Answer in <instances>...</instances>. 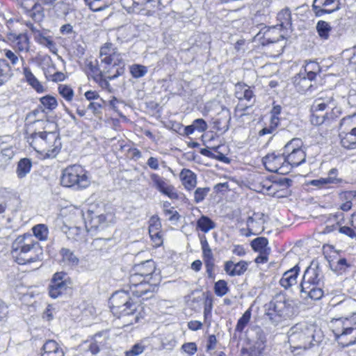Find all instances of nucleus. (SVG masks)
I'll return each instance as SVG.
<instances>
[{
	"label": "nucleus",
	"instance_id": "obj_19",
	"mask_svg": "<svg viewBox=\"0 0 356 356\" xmlns=\"http://www.w3.org/2000/svg\"><path fill=\"white\" fill-rule=\"evenodd\" d=\"M8 40L10 45L18 52H28L29 50V39L26 34H8Z\"/></svg>",
	"mask_w": 356,
	"mask_h": 356
},
{
	"label": "nucleus",
	"instance_id": "obj_30",
	"mask_svg": "<svg viewBox=\"0 0 356 356\" xmlns=\"http://www.w3.org/2000/svg\"><path fill=\"white\" fill-rule=\"evenodd\" d=\"M268 241L265 237H258L251 242L252 249L261 254H267L270 252V248L268 247Z\"/></svg>",
	"mask_w": 356,
	"mask_h": 356
},
{
	"label": "nucleus",
	"instance_id": "obj_55",
	"mask_svg": "<svg viewBox=\"0 0 356 356\" xmlns=\"http://www.w3.org/2000/svg\"><path fill=\"white\" fill-rule=\"evenodd\" d=\"M161 224L158 216H152L149 220V234L160 232Z\"/></svg>",
	"mask_w": 356,
	"mask_h": 356
},
{
	"label": "nucleus",
	"instance_id": "obj_33",
	"mask_svg": "<svg viewBox=\"0 0 356 356\" xmlns=\"http://www.w3.org/2000/svg\"><path fill=\"white\" fill-rule=\"evenodd\" d=\"M35 41L40 44L48 48L53 54L57 53V47L56 43L53 41L51 37L45 36L42 34H38Z\"/></svg>",
	"mask_w": 356,
	"mask_h": 356
},
{
	"label": "nucleus",
	"instance_id": "obj_10",
	"mask_svg": "<svg viewBox=\"0 0 356 356\" xmlns=\"http://www.w3.org/2000/svg\"><path fill=\"white\" fill-rule=\"evenodd\" d=\"M266 169L270 172L280 175H286L291 171L290 165L287 163L284 152L282 154L275 152L268 154L263 158Z\"/></svg>",
	"mask_w": 356,
	"mask_h": 356
},
{
	"label": "nucleus",
	"instance_id": "obj_25",
	"mask_svg": "<svg viewBox=\"0 0 356 356\" xmlns=\"http://www.w3.org/2000/svg\"><path fill=\"white\" fill-rule=\"evenodd\" d=\"M337 172L336 169H331L329 172V176L324 178H320L318 179L311 180L309 184L313 186H316L319 188H322L330 184H338L341 182V179H337L330 175H334Z\"/></svg>",
	"mask_w": 356,
	"mask_h": 356
},
{
	"label": "nucleus",
	"instance_id": "obj_34",
	"mask_svg": "<svg viewBox=\"0 0 356 356\" xmlns=\"http://www.w3.org/2000/svg\"><path fill=\"white\" fill-rule=\"evenodd\" d=\"M40 102L42 106L44 111L45 110L51 111L56 109L58 106V102L56 99L51 95H46L40 98Z\"/></svg>",
	"mask_w": 356,
	"mask_h": 356
},
{
	"label": "nucleus",
	"instance_id": "obj_14",
	"mask_svg": "<svg viewBox=\"0 0 356 356\" xmlns=\"http://www.w3.org/2000/svg\"><path fill=\"white\" fill-rule=\"evenodd\" d=\"M56 225L66 234L68 240L72 242H82L85 241L86 232L79 227H69L67 225L62 216L56 219Z\"/></svg>",
	"mask_w": 356,
	"mask_h": 356
},
{
	"label": "nucleus",
	"instance_id": "obj_40",
	"mask_svg": "<svg viewBox=\"0 0 356 356\" xmlns=\"http://www.w3.org/2000/svg\"><path fill=\"white\" fill-rule=\"evenodd\" d=\"M34 236L40 241H45L48 236L47 227L44 224H38L32 228Z\"/></svg>",
	"mask_w": 356,
	"mask_h": 356
},
{
	"label": "nucleus",
	"instance_id": "obj_26",
	"mask_svg": "<svg viewBox=\"0 0 356 356\" xmlns=\"http://www.w3.org/2000/svg\"><path fill=\"white\" fill-rule=\"evenodd\" d=\"M235 96L240 101L247 100L250 102L254 97L250 88L244 83H238L235 87Z\"/></svg>",
	"mask_w": 356,
	"mask_h": 356
},
{
	"label": "nucleus",
	"instance_id": "obj_35",
	"mask_svg": "<svg viewBox=\"0 0 356 356\" xmlns=\"http://www.w3.org/2000/svg\"><path fill=\"white\" fill-rule=\"evenodd\" d=\"M200 244L202 250L204 261L214 260L212 250L205 236L200 237Z\"/></svg>",
	"mask_w": 356,
	"mask_h": 356
},
{
	"label": "nucleus",
	"instance_id": "obj_13",
	"mask_svg": "<svg viewBox=\"0 0 356 356\" xmlns=\"http://www.w3.org/2000/svg\"><path fill=\"white\" fill-rule=\"evenodd\" d=\"M67 275L63 272H58L54 275L51 284L49 286V294L52 298H57L61 296L69 287Z\"/></svg>",
	"mask_w": 356,
	"mask_h": 356
},
{
	"label": "nucleus",
	"instance_id": "obj_1",
	"mask_svg": "<svg viewBox=\"0 0 356 356\" xmlns=\"http://www.w3.org/2000/svg\"><path fill=\"white\" fill-rule=\"evenodd\" d=\"M11 254L17 264L24 265L41 259L42 250L33 235L25 234L13 242Z\"/></svg>",
	"mask_w": 356,
	"mask_h": 356
},
{
	"label": "nucleus",
	"instance_id": "obj_28",
	"mask_svg": "<svg viewBox=\"0 0 356 356\" xmlns=\"http://www.w3.org/2000/svg\"><path fill=\"white\" fill-rule=\"evenodd\" d=\"M62 261L68 266H77L79 259L74 252L69 248H62L59 252Z\"/></svg>",
	"mask_w": 356,
	"mask_h": 356
},
{
	"label": "nucleus",
	"instance_id": "obj_2",
	"mask_svg": "<svg viewBox=\"0 0 356 356\" xmlns=\"http://www.w3.org/2000/svg\"><path fill=\"white\" fill-rule=\"evenodd\" d=\"M26 140L44 158H55L62 146L59 134L55 131L34 132L28 136Z\"/></svg>",
	"mask_w": 356,
	"mask_h": 356
},
{
	"label": "nucleus",
	"instance_id": "obj_48",
	"mask_svg": "<svg viewBox=\"0 0 356 356\" xmlns=\"http://www.w3.org/2000/svg\"><path fill=\"white\" fill-rule=\"evenodd\" d=\"M214 291L216 296L222 297L227 293L229 287L226 281L223 280H218L214 284Z\"/></svg>",
	"mask_w": 356,
	"mask_h": 356
},
{
	"label": "nucleus",
	"instance_id": "obj_12",
	"mask_svg": "<svg viewBox=\"0 0 356 356\" xmlns=\"http://www.w3.org/2000/svg\"><path fill=\"white\" fill-rule=\"evenodd\" d=\"M265 222L266 220L263 213H254L252 216H249L247 219V229H241V233L246 236L259 234L264 230V225Z\"/></svg>",
	"mask_w": 356,
	"mask_h": 356
},
{
	"label": "nucleus",
	"instance_id": "obj_24",
	"mask_svg": "<svg viewBox=\"0 0 356 356\" xmlns=\"http://www.w3.org/2000/svg\"><path fill=\"white\" fill-rule=\"evenodd\" d=\"M180 179L184 188L191 191L193 189L197 184L196 175L188 169H183L180 172Z\"/></svg>",
	"mask_w": 356,
	"mask_h": 356
},
{
	"label": "nucleus",
	"instance_id": "obj_41",
	"mask_svg": "<svg viewBox=\"0 0 356 356\" xmlns=\"http://www.w3.org/2000/svg\"><path fill=\"white\" fill-rule=\"evenodd\" d=\"M251 318V309H247L243 316L238 320L235 330L238 332H242L244 328L249 323Z\"/></svg>",
	"mask_w": 356,
	"mask_h": 356
},
{
	"label": "nucleus",
	"instance_id": "obj_15",
	"mask_svg": "<svg viewBox=\"0 0 356 356\" xmlns=\"http://www.w3.org/2000/svg\"><path fill=\"white\" fill-rule=\"evenodd\" d=\"M154 263L152 260H147L136 267V272L130 277V282L134 285H138L136 280L144 278L147 282H149L152 275L155 270Z\"/></svg>",
	"mask_w": 356,
	"mask_h": 356
},
{
	"label": "nucleus",
	"instance_id": "obj_31",
	"mask_svg": "<svg viewBox=\"0 0 356 356\" xmlns=\"http://www.w3.org/2000/svg\"><path fill=\"white\" fill-rule=\"evenodd\" d=\"M30 17L35 22H40L44 17V6L37 2L35 0H32L31 10H30Z\"/></svg>",
	"mask_w": 356,
	"mask_h": 356
},
{
	"label": "nucleus",
	"instance_id": "obj_11",
	"mask_svg": "<svg viewBox=\"0 0 356 356\" xmlns=\"http://www.w3.org/2000/svg\"><path fill=\"white\" fill-rule=\"evenodd\" d=\"M149 179L152 187L160 193L171 200L178 199L179 195L177 191L169 179L154 172L149 174Z\"/></svg>",
	"mask_w": 356,
	"mask_h": 356
},
{
	"label": "nucleus",
	"instance_id": "obj_3",
	"mask_svg": "<svg viewBox=\"0 0 356 356\" xmlns=\"http://www.w3.org/2000/svg\"><path fill=\"white\" fill-rule=\"evenodd\" d=\"M266 315L271 322L277 325L283 319L294 315L296 312L295 302L283 294H277L265 305Z\"/></svg>",
	"mask_w": 356,
	"mask_h": 356
},
{
	"label": "nucleus",
	"instance_id": "obj_57",
	"mask_svg": "<svg viewBox=\"0 0 356 356\" xmlns=\"http://www.w3.org/2000/svg\"><path fill=\"white\" fill-rule=\"evenodd\" d=\"M325 110H329L328 105L325 104L320 99H315L311 106L312 113H317L318 111H323Z\"/></svg>",
	"mask_w": 356,
	"mask_h": 356
},
{
	"label": "nucleus",
	"instance_id": "obj_58",
	"mask_svg": "<svg viewBox=\"0 0 356 356\" xmlns=\"http://www.w3.org/2000/svg\"><path fill=\"white\" fill-rule=\"evenodd\" d=\"M3 51L6 58H8L13 65H15L19 63V56L15 53L10 49H4ZM20 58L23 60V58L22 56H20Z\"/></svg>",
	"mask_w": 356,
	"mask_h": 356
},
{
	"label": "nucleus",
	"instance_id": "obj_21",
	"mask_svg": "<svg viewBox=\"0 0 356 356\" xmlns=\"http://www.w3.org/2000/svg\"><path fill=\"white\" fill-rule=\"evenodd\" d=\"M300 268L298 265L286 271L280 280V285L285 289L290 288L297 283Z\"/></svg>",
	"mask_w": 356,
	"mask_h": 356
},
{
	"label": "nucleus",
	"instance_id": "obj_37",
	"mask_svg": "<svg viewBox=\"0 0 356 356\" xmlns=\"http://www.w3.org/2000/svg\"><path fill=\"white\" fill-rule=\"evenodd\" d=\"M86 5L95 12L106 9L109 3L108 0H85Z\"/></svg>",
	"mask_w": 356,
	"mask_h": 356
},
{
	"label": "nucleus",
	"instance_id": "obj_27",
	"mask_svg": "<svg viewBox=\"0 0 356 356\" xmlns=\"http://www.w3.org/2000/svg\"><path fill=\"white\" fill-rule=\"evenodd\" d=\"M136 283L138 285H134L131 282V289L134 295L137 297H141L149 291H150V286L147 284L148 282H147L144 278H138L136 280Z\"/></svg>",
	"mask_w": 356,
	"mask_h": 356
},
{
	"label": "nucleus",
	"instance_id": "obj_53",
	"mask_svg": "<svg viewBox=\"0 0 356 356\" xmlns=\"http://www.w3.org/2000/svg\"><path fill=\"white\" fill-rule=\"evenodd\" d=\"M209 188H197L194 192V201L196 203L202 202L209 192Z\"/></svg>",
	"mask_w": 356,
	"mask_h": 356
},
{
	"label": "nucleus",
	"instance_id": "obj_45",
	"mask_svg": "<svg viewBox=\"0 0 356 356\" xmlns=\"http://www.w3.org/2000/svg\"><path fill=\"white\" fill-rule=\"evenodd\" d=\"M106 65H122L124 66V60H123V56L122 55L118 52L117 49L114 51V52L112 53L111 56L109 58H106L105 60V62L104 63Z\"/></svg>",
	"mask_w": 356,
	"mask_h": 356
},
{
	"label": "nucleus",
	"instance_id": "obj_59",
	"mask_svg": "<svg viewBox=\"0 0 356 356\" xmlns=\"http://www.w3.org/2000/svg\"><path fill=\"white\" fill-rule=\"evenodd\" d=\"M145 347L140 344H135L131 349L125 352V356H138L143 353Z\"/></svg>",
	"mask_w": 356,
	"mask_h": 356
},
{
	"label": "nucleus",
	"instance_id": "obj_32",
	"mask_svg": "<svg viewBox=\"0 0 356 356\" xmlns=\"http://www.w3.org/2000/svg\"><path fill=\"white\" fill-rule=\"evenodd\" d=\"M32 163L27 158L22 159L17 164L16 170L18 178L22 179L25 177L31 171Z\"/></svg>",
	"mask_w": 356,
	"mask_h": 356
},
{
	"label": "nucleus",
	"instance_id": "obj_22",
	"mask_svg": "<svg viewBox=\"0 0 356 356\" xmlns=\"http://www.w3.org/2000/svg\"><path fill=\"white\" fill-rule=\"evenodd\" d=\"M23 76L26 83L37 92L42 93L45 91L44 87L32 73L29 67H24L23 68Z\"/></svg>",
	"mask_w": 356,
	"mask_h": 356
},
{
	"label": "nucleus",
	"instance_id": "obj_38",
	"mask_svg": "<svg viewBox=\"0 0 356 356\" xmlns=\"http://www.w3.org/2000/svg\"><path fill=\"white\" fill-rule=\"evenodd\" d=\"M129 70L131 76L135 79L145 76L148 72L146 66L140 64L131 65L129 67Z\"/></svg>",
	"mask_w": 356,
	"mask_h": 356
},
{
	"label": "nucleus",
	"instance_id": "obj_7",
	"mask_svg": "<svg viewBox=\"0 0 356 356\" xmlns=\"http://www.w3.org/2000/svg\"><path fill=\"white\" fill-rule=\"evenodd\" d=\"M334 332L338 341L345 346L356 343V321L348 318L337 319Z\"/></svg>",
	"mask_w": 356,
	"mask_h": 356
},
{
	"label": "nucleus",
	"instance_id": "obj_47",
	"mask_svg": "<svg viewBox=\"0 0 356 356\" xmlns=\"http://www.w3.org/2000/svg\"><path fill=\"white\" fill-rule=\"evenodd\" d=\"M86 66L88 70V75L92 76L94 79H96L97 77L102 74V71L98 67L97 61L96 60L94 61L87 60Z\"/></svg>",
	"mask_w": 356,
	"mask_h": 356
},
{
	"label": "nucleus",
	"instance_id": "obj_44",
	"mask_svg": "<svg viewBox=\"0 0 356 356\" xmlns=\"http://www.w3.org/2000/svg\"><path fill=\"white\" fill-rule=\"evenodd\" d=\"M43 350L47 353L58 354L59 356H63L64 354L61 350H59L58 343L54 340H49L43 345Z\"/></svg>",
	"mask_w": 356,
	"mask_h": 356
},
{
	"label": "nucleus",
	"instance_id": "obj_61",
	"mask_svg": "<svg viewBox=\"0 0 356 356\" xmlns=\"http://www.w3.org/2000/svg\"><path fill=\"white\" fill-rule=\"evenodd\" d=\"M181 349L188 355H193L197 352V345L194 342L184 343L181 346Z\"/></svg>",
	"mask_w": 356,
	"mask_h": 356
},
{
	"label": "nucleus",
	"instance_id": "obj_64",
	"mask_svg": "<svg viewBox=\"0 0 356 356\" xmlns=\"http://www.w3.org/2000/svg\"><path fill=\"white\" fill-rule=\"evenodd\" d=\"M356 125V113L343 118L340 122V126L353 127Z\"/></svg>",
	"mask_w": 356,
	"mask_h": 356
},
{
	"label": "nucleus",
	"instance_id": "obj_42",
	"mask_svg": "<svg viewBox=\"0 0 356 356\" xmlns=\"http://www.w3.org/2000/svg\"><path fill=\"white\" fill-rule=\"evenodd\" d=\"M58 93L67 102H71L74 97V90L68 85L60 84L58 87Z\"/></svg>",
	"mask_w": 356,
	"mask_h": 356
},
{
	"label": "nucleus",
	"instance_id": "obj_18",
	"mask_svg": "<svg viewBox=\"0 0 356 356\" xmlns=\"http://www.w3.org/2000/svg\"><path fill=\"white\" fill-rule=\"evenodd\" d=\"M322 275L318 267H308L305 271L300 288L305 289L312 286H321L322 283Z\"/></svg>",
	"mask_w": 356,
	"mask_h": 356
},
{
	"label": "nucleus",
	"instance_id": "obj_54",
	"mask_svg": "<svg viewBox=\"0 0 356 356\" xmlns=\"http://www.w3.org/2000/svg\"><path fill=\"white\" fill-rule=\"evenodd\" d=\"M122 6L128 12L134 13L139 6L136 0H119Z\"/></svg>",
	"mask_w": 356,
	"mask_h": 356
},
{
	"label": "nucleus",
	"instance_id": "obj_49",
	"mask_svg": "<svg viewBox=\"0 0 356 356\" xmlns=\"http://www.w3.org/2000/svg\"><path fill=\"white\" fill-rule=\"evenodd\" d=\"M340 9L339 4L335 8L332 9H327L325 7H321L318 5H312V10L314 11L316 17H321L325 14H331L334 11H337Z\"/></svg>",
	"mask_w": 356,
	"mask_h": 356
},
{
	"label": "nucleus",
	"instance_id": "obj_46",
	"mask_svg": "<svg viewBox=\"0 0 356 356\" xmlns=\"http://www.w3.org/2000/svg\"><path fill=\"white\" fill-rule=\"evenodd\" d=\"M116 49L113 47V44L107 42L104 44L100 49L99 58L102 63H104L106 58H109L113 52Z\"/></svg>",
	"mask_w": 356,
	"mask_h": 356
},
{
	"label": "nucleus",
	"instance_id": "obj_36",
	"mask_svg": "<svg viewBox=\"0 0 356 356\" xmlns=\"http://www.w3.org/2000/svg\"><path fill=\"white\" fill-rule=\"evenodd\" d=\"M277 20L280 22L278 26L287 28L291 25V15L289 9L285 8L277 14Z\"/></svg>",
	"mask_w": 356,
	"mask_h": 356
},
{
	"label": "nucleus",
	"instance_id": "obj_16",
	"mask_svg": "<svg viewBox=\"0 0 356 356\" xmlns=\"http://www.w3.org/2000/svg\"><path fill=\"white\" fill-rule=\"evenodd\" d=\"M266 338L261 328L257 330V341L250 348H242L241 356H264Z\"/></svg>",
	"mask_w": 356,
	"mask_h": 356
},
{
	"label": "nucleus",
	"instance_id": "obj_52",
	"mask_svg": "<svg viewBox=\"0 0 356 356\" xmlns=\"http://www.w3.org/2000/svg\"><path fill=\"white\" fill-rule=\"evenodd\" d=\"M109 339L108 333L106 331L100 332L96 334L93 339L101 347H104L106 345L107 341Z\"/></svg>",
	"mask_w": 356,
	"mask_h": 356
},
{
	"label": "nucleus",
	"instance_id": "obj_8",
	"mask_svg": "<svg viewBox=\"0 0 356 356\" xmlns=\"http://www.w3.org/2000/svg\"><path fill=\"white\" fill-rule=\"evenodd\" d=\"M283 152L291 169L305 162L306 152L301 139L294 138L284 147Z\"/></svg>",
	"mask_w": 356,
	"mask_h": 356
},
{
	"label": "nucleus",
	"instance_id": "obj_6",
	"mask_svg": "<svg viewBox=\"0 0 356 356\" xmlns=\"http://www.w3.org/2000/svg\"><path fill=\"white\" fill-rule=\"evenodd\" d=\"M109 305L112 313L118 318L134 316L137 307L124 291L114 293L109 300Z\"/></svg>",
	"mask_w": 356,
	"mask_h": 356
},
{
	"label": "nucleus",
	"instance_id": "obj_39",
	"mask_svg": "<svg viewBox=\"0 0 356 356\" xmlns=\"http://www.w3.org/2000/svg\"><path fill=\"white\" fill-rule=\"evenodd\" d=\"M10 67L7 61L0 59V86L7 82L10 79Z\"/></svg>",
	"mask_w": 356,
	"mask_h": 356
},
{
	"label": "nucleus",
	"instance_id": "obj_5",
	"mask_svg": "<svg viewBox=\"0 0 356 356\" xmlns=\"http://www.w3.org/2000/svg\"><path fill=\"white\" fill-rule=\"evenodd\" d=\"M60 181L65 187H74L76 189L86 188L90 184L87 171L79 165H72L65 168Z\"/></svg>",
	"mask_w": 356,
	"mask_h": 356
},
{
	"label": "nucleus",
	"instance_id": "obj_56",
	"mask_svg": "<svg viewBox=\"0 0 356 356\" xmlns=\"http://www.w3.org/2000/svg\"><path fill=\"white\" fill-rule=\"evenodd\" d=\"M330 111H327L325 115L327 120H333L341 115V108L338 107L337 105V102L334 104V106L328 107Z\"/></svg>",
	"mask_w": 356,
	"mask_h": 356
},
{
	"label": "nucleus",
	"instance_id": "obj_43",
	"mask_svg": "<svg viewBox=\"0 0 356 356\" xmlns=\"http://www.w3.org/2000/svg\"><path fill=\"white\" fill-rule=\"evenodd\" d=\"M316 29L321 38L327 40L329 38L331 26L327 22L319 21L317 23Z\"/></svg>",
	"mask_w": 356,
	"mask_h": 356
},
{
	"label": "nucleus",
	"instance_id": "obj_29",
	"mask_svg": "<svg viewBox=\"0 0 356 356\" xmlns=\"http://www.w3.org/2000/svg\"><path fill=\"white\" fill-rule=\"evenodd\" d=\"M216 224L209 217L202 215L196 221V228L204 233H208L209 231L215 229Z\"/></svg>",
	"mask_w": 356,
	"mask_h": 356
},
{
	"label": "nucleus",
	"instance_id": "obj_50",
	"mask_svg": "<svg viewBox=\"0 0 356 356\" xmlns=\"http://www.w3.org/2000/svg\"><path fill=\"white\" fill-rule=\"evenodd\" d=\"M316 99L321 100V102L327 104L328 107L334 106V104L337 102L332 92H321L318 94Z\"/></svg>",
	"mask_w": 356,
	"mask_h": 356
},
{
	"label": "nucleus",
	"instance_id": "obj_60",
	"mask_svg": "<svg viewBox=\"0 0 356 356\" xmlns=\"http://www.w3.org/2000/svg\"><path fill=\"white\" fill-rule=\"evenodd\" d=\"M106 220V217L104 214L92 217L90 220L91 227L98 228L99 226H102L103 224H104Z\"/></svg>",
	"mask_w": 356,
	"mask_h": 356
},
{
	"label": "nucleus",
	"instance_id": "obj_63",
	"mask_svg": "<svg viewBox=\"0 0 356 356\" xmlns=\"http://www.w3.org/2000/svg\"><path fill=\"white\" fill-rule=\"evenodd\" d=\"M14 156V152L11 147H2L0 154V160L10 161Z\"/></svg>",
	"mask_w": 356,
	"mask_h": 356
},
{
	"label": "nucleus",
	"instance_id": "obj_51",
	"mask_svg": "<svg viewBox=\"0 0 356 356\" xmlns=\"http://www.w3.org/2000/svg\"><path fill=\"white\" fill-rule=\"evenodd\" d=\"M341 145L346 149H353L356 147V139H353L348 133L341 139Z\"/></svg>",
	"mask_w": 356,
	"mask_h": 356
},
{
	"label": "nucleus",
	"instance_id": "obj_4",
	"mask_svg": "<svg viewBox=\"0 0 356 356\" xmlns=\"http://www.w3.org/2000/svg\"><path fill=\"white\" fill-rule=\"evenodd\" d=\"M315 327L305 322L297 323L288 332V339L294 349L306 350L311 348L315 339Z\"/></svg>",
	"mask_w": 356,
	"mask_h": 356
},
{
	"label": "nucleus",
	"instance_id": "obj_17",
	"mask_svg": "<svg viewBox=\"0 0 356 356\" xmlns=\"http://www.w3.org/2000/svg\"><path fill=\"white\" fill-rule=\"evenodd\" d=\"M261 40L262 45H267L270 43L278 42L283 38L280 29L277 26L262 28L257 35Z\"/></svg>",
	"mask_w": 356,
	"mask_h": 356
},
{
	"label": "nucleus",
	"instance_id": "obj_62",
	"mask_svg": "<svg viewBox=\"0 0 356 356\" xmlns=\"http://www.w3.org/2000/svg\"><path fill=\"white\" fill-rule=\"evenodd\" d=\"M164 213L166 216H168V220L170 221L177 222L179 220L180 216L173 207H171L170 209H165Z\"/></svg>",
	"mask_w": 356,
	"mask_h": 356
},
{
	"label": "nucleus",
	"instance_id": "obj_20",
	"mask_svg": "<svg viewBox=\"0 0 356 356\" xmlns=\"http://www.w3.org/2000/svg\"><path fill=\"white\" fill-rule=\"evenodd\" d=\"M248 265L249 263L245 261H240L234 264L232 261L229 260L225 263L224 270L229 276H240L247 270Z\"/></svg>",
	"mask_w": 356,
	"mask_h": 356
},
{
	"label": "nucleus",
	"instance_id": "obj_23",
	"mask_svg": "<svg viewBox=\"0 0 356 356\" xmlns=\"http://www.w3.org/2000/svg\"><path fill=\"white\" fill-rule=\"evenodd\" d=\"M324 292L321 286H312L305 289V287L300 288V297L304 300L311 299L318 300L323 296Z\"/></svg>",
	"mask_w": 356,
	"mask_h": 356
},
{
	"label": "nucleus",
	"instance_id": "obj_9",
	"mask_svg": "<svg viewBox=\"0 0 356 356\" xmlns=\"http://www.w3.org/2000/svg\"><path fill=\"white\" fill-rule=\"evenodd\" d=\"M319 67L316 63L310 62L305 67V72H300L294 77V84L300 92L308 91L312 87V81L315 79Z\"/></svg>",
	"mask_w": 356,
	"mask_h": 356
}]
</instances>
